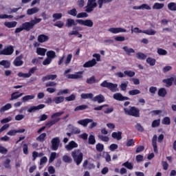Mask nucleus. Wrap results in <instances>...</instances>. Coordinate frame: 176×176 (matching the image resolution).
<instances>
[{
    "instance_id": "1",
    "label": "nucleus",
    "mask_w": 176,
    "mask_h": 176,
    "mask_svg": "<svg viewBox=\"0 0 176 176\" xmlns=\"http://www.w3.org/2000/svg\"><path fill=\"white\" fill-rule=\"evenodd\" d=\"M78 23L80 25H85V27L89 28H91L93 27V25H94V23L91 19H76L75 21V19H67L66 21V27H67V28H71L72 25H74H74H77L78 23Z\"/></svg>"
},
{
    "instance_id": "2",
    "label": "nucleus",
    "mask_w": 176,
    "mask_h": 176,
    "mask_svg": "<svg viewBox=\"0 0 176 176\" xmlns=\"http://www.w3.org/2000/svg\"><path fill=\"white\" fill-rule=\"evenodd\" d=\"M62 115H64V111H59V112L53 113L51 116V119H54V120H51L48 121L45 124L46 127L50 128V127H52V126H54V124H56V123H58V121L61 120V118H60V116H61Z\"/></svg>"
},
{
    "instance_id": "3",
    "label": "nucleus",
    "mask_w": 176,
    "mask_h": 176,
    "mask_svg": "<svg viewBox=\"0 0 176 176\" xmlns=\"http://www.w3.org/2000/svg\"><path fill=\"white\" fill-rule=\"evenodd\" d=\"M72 157L77 166H79L83 160V153L80 149H76L72 152Z\"/></svg>"
},
{
    "instance_id": "4",
    "label": "nucleus",
    "mask_w": 176,
    "mask_h": 176,
    "mask_svg": "<svg viewBox=\"0 0 176 176\" xmlns=\"http://www.w3.org/2000/svg\"><path fill=\"white\" fill-rule=\"evenodd\" d=\"M101 87H107V89H109L112 93H116V91H119V89H118V84H113L112 82H109L107 80H104L100 84Z\"/></svg>"
},
{
    "instance_id": "5",
    "label": "nucleus",
    "mask_w": 176,
    "mask_h": 176,
    "mask_svg": "<svg viewBox=\"0 0 176 176\" xmlns=\"http://www.w3.org/2000/svg\"><path fill=\"white\" fill-rule=\"evenodd\" d=\"M124 111L126 115L129 116H134L135 118H140V109L135 107H131L130 109L127 108L124 109Z\"/></svg>"
},
{
    "instance_id": "6",
    "label": "nucleus",
    "mask_w": 176,
    "mask_h": 176,
    "mask_svg": "<svg viewBox=\"0 0 176 176\" xmlns=\"http://www.w3.org/2000/svg\"><path fill=\"white\" fill-rule=\"evenodd\" d=\"M96 1L97 0H88L87 6L85 7L87 13H91L96 9L97 7V2Z\"/></svg>"
},
{
    "instance_id": "7",
    "label": "nucleus",
    "mask_w": 176,
    "mask_h": 176,
    "mask_svg": "<svg viewBox=\"0 0 176 176\" xmlns=\"http://www.w3.org/2000/svg\"><path fill=\"white\" fill-rule=\"evenodd\" d=\"M14 52V48L12 45H8L3 50L0 52V54L3 56H12Z\"/></svg>"
},
{
    "instance_id": "8",
    "label": "nucleus",
    "mask_w": 176,
    "mask_h": 176,
    "mask_svg": "<svg viewBox=\"0 0 176 176\" xmlns=\"http://www.w3.org/2000/svg\"><path fill=\"white\" fill-rule=\"evenodd\" d=\"M52 151H57L60 146V138L56 137L52 138L51 141Z\"/></svg>"
},
{
    "instance_id": "9",
    "label": "nucleus",
    "mask_w": 176,
    "mask_h": 176,
    "mask_svg": "<svg viewBox=\"0 0 176 176\" xmlns=\"http://www.w3.org/2000/svg\"><path fill=\"white\" fill-rule=\"evenodd\" d=\"M83 72H78L74 74L67 75V79H82L83 78Z\"/></svg>"
},
{
    "instance_id": "10",
    "label": "nucleus",
    "mask_w": 176,
    "mask_h": 176,
    "mask_svg": "<svg viewBox=\"0 0 176 176\" xmlns=\"http://www.w3.org/2000/svg\"><path fill=\"white\" fill-rule=\"evenodd\" d=\"M23 57H24V55L21 54L20 56H17L13 62V64L15 67H21L23 64H24V61H23Z\"/></svg>"
},
{
    "instance_id": "11",
    "label": "nucleus",
    "mask_w": 176,
    "mask_h": 176,
    "mask_svg": "<svg viewBox=\"0 0 176 176\" xmlns=\"http://www.w3.org/2000/svg\"><path fill=\"white\" fill-rule=\"evenodd\" d=\"M113 98L116 100V101H126L130 100V98L126 96H123L120 93H116L113 96Z\"/></svg>"
},
{
    "instance_id": "12",
    "label": "nucleus",
    "mask_w": 176,
    "mask_h": 176,
    "mask_svg": "<svg viewBox=\"0 0 176 176\" xmlns=\"http://www.w3.org/2000/svg\"><path fill=\"white\" fill-rule=\"evenodd\" d=\"M45 105L43 104H38L37 106H32L28 109V112L29 113H32V112H35L36 111H39V109H43Z\"/></svg>"
},
{
    "instance_id": "13",
    "label": "nucleus",
    "mask_w": 176,
    "mask_h": 176,
    "mask_svg": "<svg viewBox=\"0 0 176 176\" xmlns=\"http://www.w3.org/2000/svg\"><path fill=\"white\" fill-rule=\"evenodd\" d=\"M22 27L23 28V30L27 31H31V30L34 29V24L32 23V21L30 22H25L22 23Z\"/></svg>"
},
{
    "instance_id": "14",
    "label": "nucleus",
    "mask_w": 176,
    "mask_h": 176,
    "mask_svg": "<svg viewBox=\"0 0 176 176\" xmlns=\"http://www.w3.org/2000/svg\"><path fill=\"white\" fill-rule=\"evenodd\" d=\"M111 34H119L120 32H127V30L122 28H111L108 30Z\"/></svg>"
},
{
    "instance_id": "15",
    "label": "nucleus",
    "mask_w": 176,
    "mask_h": 176,
    "mask_svg": "<svg viewBox=\"0 0 176 176\" xmlns=\"http://www.w3.org/2000/svg\"><path fill=\"white\" fill-rule=\"evenodd\" d=\"M93 122V119L91 118H85L83 120H80L77 122L78 124H80V126H83V127H87V124L89 123H91Z\"/></svg>"
},
{
    "instance_id": "16",
    "label": "nucleus",
    "mask_w": 176,
    "mask_h": 176,
    "mask_svg": "<svg viewBox=\"0 0 176 176\" xmlns=\"http://www.w3.org/2000/svg\"><path fill=\"white\" fill-rule=\"evenodd\" d=\"M152 145L153 147L154 153L157 154L159 151L157 150V135H154L152 139Z\"/></svg>"
},
{
    "instance_id": "17",
    "label": "nucleus",
    "mask_w": 176,
    "mask_h": 176,
    "mask_svg": "<svg viewBox=\"0 0 176 176\" xmlns=\"http://www.w3.org/2000/svg\"><path fill=\"white\" fill-rule=\"evenodd\" d=\"M75 148H78V143L73 140L70 141L68 144L65 146L67 151H72V149Z\"/></svg>"
},
{
    "instance_id": "18",
    "label": "nucleus",
    "mask_w": 176,
    "mask_h": 176,
    "mask_svg": "<svg viewBox=\"0 0 176 176\" xmlns=\"http://www.w3.org/2000/svg\"><path fill=\"white\" fill-rule=\"evenodd\" d=\"M92 100L94 101V102H98V104H101L105 102V97H104L102 94H99L95 96Z\"/></svg>"
},
{
    "instance_id": "19",
    "label": "nucleus",
    "mask_w": 176,
    "mask_h": 176,
    "mask_svg": "<svg viewBox=\"0 0 176 176\" xmlns=\"http://www.w3.org/2000/svg\"><path fill=\"white\" fill-rule=\"evenodd\" d=\"M96 64H97V61L96 60L95 58H93L91 60H89V61L86 62L83 65V67L84 68H90L91 67H94V65H96Z\"/></svg>"
},
{
    "instance_id": "20",
    "label": "nucleus",
    "mask_w": 176,
    "mask_h": 176,
    "mask_svg": "<svg viewBox=\"0 0 176 176\" xmlns=\"http://www.w3.org/2000/svg\"><path fill=\"white\" fill-rule=\"evenodd\" d=\"M37 41L39 43H44V42L49 41V36L45 34H40L38 36Z\"/></svg>"
},
{
    "instance_id": "21",
    "label": "nucleus",
    "mask_w": 176,
    "mask_h": 176,
    "mask_svg": "<svg viewBox=\"0 0 176 176\" xmlns=\"http://www.w3.org/2000/svg\"><path fill=\"white\" fill-rule=\"evenodd\" d=\"M57 79L56 74H49L42 78L43 82H46V80H54Z\"/></svg>"
},
{
    "instance_id": "22",
    "label": "nucleus",
    "mask_w": 176,
    "mask_h": 176,
    "mask_svg": "<svg viewBox=\"0 0 176 176\" xmlns=\"http://www.w3.org/2000/svg\"><path fill=\"white\" fill-rule=\"evenodd\" d=\"M25 131V129H18V130L12 129V130L9 131L7 133V135L13 136V135H16V134H17V133H24Z\"/></svg>"
},
{
    "instance_id": "23",
    "label": "nucleus",
    "mask_w": 176,
    "mask_h": 176,
    "mask_svg": "<svg viewBox=\"0 0 176 176\" xmlns=\"http://www.w3.org/2000/svg\"><path fill=\"white\" fill-rule=\"evenodd\" d=\"M122 133L121 131L113 132L111 133V137L114 140H117V141H120V140H122Z\"/></svg>"
},
{
    "instance_id": "24",
    "label": "nucleus",
    "mask_w": 176,
    "mask_h": 176,
    "mask_svg": "<svg viewBox=\"0 0 176 176\" xmlns=\"http://www.w3.org/2000/svg\"><path fill=\"white\" fill-rule=\"evenodd\" d=\"M174 80H175L174 77H170L169 78L164 79L162 82L163 83H166L168 87H170V86H173V82H174Z\"/></svg>"
},
{
    "instance_id": "25",
    "label": "nucleus",
    "mask_w": 176,
    "mask_h": 176,
    "mask_svg": "<svg viewBox=\"0 0 176 176\" xmlns=\"http://www.w3.org/2000/svg\"><path fill=\"white\" fill-rule=\"evenodd\" d=\"M24 93H21L19 94V91L13 92L11 94V98H10V101H13V100H17V98H20L21 96H23Z\"/></svg>"
},
{
    "instance_id": "26",
    "label": "nucleus",
    "mask_w": 176,
    "mask_h": 176,
    "mask_svg": "<svg viewBox=\"0 0 176 176\" xmlns=\"http://www.w3.org/2000/svg\"><path fill=\"white\" fill-rule=\"evenodd\" d=\"M46 52H47L46 48L37 47L36 53L38 54V56H45Z\"/></svg>"
},
{
    "instance_id": "27",
    "label": "nucleus",
    "mask_w": 176,
    "mask_h": 176,
    "mask_svg": "<svg viewBox=\"0 0 176 176\" xmlns=\"http://www.w3.org/2000/svg\"><path fill=\"white\" fill-rule=\"evenodd\" d=\"M38 12H39V8L34 7L28 9L27 14H28V16H32V14H35V13H38Z\"/></svg>"
},
{
    "instance_id": "28",
    "label": "nucleus",
    "mask_w": 176,
    "mask_h": 176,
    "mask_svg": "<svg viewBox=\"0 0 176 176\" xmlns=\"http://www.w3.org/2000/svg\"><path fill=\"white\" fill-rule=\"evenodd\" d=\"M80 97L82 100H87V99H90V100H93V98L94 97V95L92 93H89V94H82L80 95Z\"/></svg>"
},
{
    "instance_id": "29",
    "label": "nucleus",
    "mask_w": 176,
    "mask_h": 176,
    "mask_svg": "<svg viewBox=\"0 0 176 176\" xmlns=\"http://www.w3.org/2000/svg\"><path fill=\"white\" fill-rule=\"evenodd\" d=\"M123 50L126 53L127 56H131V54L135 53V50L133 48H129L127 46L122 47Z\"/></svg>"
},
{
    "instance_id": "30",
    "label": "nucleus",
    "mask_w": 176,
    "mask_h": 176,
    "mask_svg": "<svg viewBox=\"0 0 176 176\" xmlns=\"http://www.w3.org/2000/svg\"><path fill=\"white\" fill-rule=\"evenodd\" d=\"M47 135L46 133H43L39 136H38L36 140V141H38V142H45Z\"/></svg>"
},
{
    "instance_id": "31",
    "label": "nucleus",
    "mask_w": 176,
    "mask_h": 176,
    "mask_svg": "<svg viewBox=\"0 0 176 176\" xmlns=\"http://www.w3.org/2000/svg\"><path fill=\"white\" fill-rule=\"evenodd\" d=\"M4 25L7 27V28H14V27L17 25V22L16 21L5 22Z\"/></svg>"
},
{
    "instance_id": "32",
    "label": "nucleus",
    "mask_w": 176,
    "mask_h": 176,
    "mask_svg": "<svg viewBox=\"0 0 176 176\" xmlns=\"http://www.w3.org/2000/svg\"><path fill=\"white\" fill-rule=\"evenodd\" d=\"M52 101L55 102V104H61V102H64V96H58L53 98Z\"/></svg>"
},
{
    "instance_id": "33",
    "label": "nucleus",
    "mask_w": 176,
    "mask_h": 176,
    "mask_svg": "<svg viewBox=\"0 0 176 176\" xmlns=\"http://www.w3.org/2000/svg\"><path fill=\"white\" fill-rule=\"evenodd\" d=\"M146 63L150 65V67H153L154 65H156V59L148 57L146 58Z\"/></svg>"
},
{
    "instance_id": "34",
    "label": "nucleus",
    "mask_w": 176,
    "mask_h": 176,
    "mask_svg": "<svg viewBox=\"0 0 176 176\" xmlns=\"http://www.w3.org/2000/svg\"><path fill=\"white\" fill-rule=\"evenodd\" d=\"M46 54H47V57L51 59V60H52L53 58H56V52L53 50L48 51Z\"/></svg>"
},
{
    "instance_id": "35",
    "label": "nucleus",
    "mask_w": 176,
    "mask_h": 176,
    "mask_svg": "<svg viewBox=\"0 0 176 176\" xmlns=\"http://www.w3.org/2000/svg\"><path fill=\"white\" fill-rule=\"evenodd\" d=\"M157 94L159 97H164L165 96H167V90H166V88H160L158 90Z\"/></svg>"
},
{
    "instance_id": "36",
    "label": "nucleus",
    "mask_w": 176,
    "mask_h": 176,
    "mask_svg": "<svg viewBox=\"0 0 176 176\" xmlns=\"http://www.w3.org/2000/svg\"><path fill=\"white\" fill-rule=\"evenodd\" d=\"M35 98V95H26L22 98L23 102H27L30 100H34Z\"/></svg>"
},
{
    "instance_id": "37",
    "label": "nucleus",
    "mask_w": 176,
    "mask_h": 176,
    "mask_svg": "<svg viewBox=\"0 0 176 176\" xmlns=\"http://www.w3.org/2000/svg\"><path fill=\"white\" fill-rule=\"evenodd\" d=\"M164 8V3H155L153 6V9H155L157 10H160V9H163Z\"/></svg>"
},
{
    "instance_id": "38",
    "label": "nucleus",
    "mask_w": 176,
    "mask_h": 176,
    "mask_svg": "<svg viewBox=\"0 0 176 176\" xmlns=\"http://www.w3.org/2000/svg\"><path fill=\"white\" fill-rule=\"evenodd\" d=\"M0 65L4 67V68H10V62L9 60H3L0 61Z\"/></svg>"
},
{
    "instance_id": "39",
    "label": "nucleus",
    "mask_w": 176,
    "mask_h": 176,
    "mask_svg": "<svg viewBox=\"0 0 176 176\" xmlns=\"http://www.w3.org/2000/svg\"><path fill=\"white\" fill-rule=\"evenodd\" d=\"M88 108H89V106L86 104H82V105L77 106L74 109V111L77 112V111H85V109H87Z\"/></svg>"
},
{
    "instance_id": "40",
    "label": "nucleus",
    "mask_w": 176,
    "mask_h": 176,
    "mask_svg": "<svg viewBox=\"0 0 176 176\" xmlns=\"http://www.w3.org/2000/svg\"><path fill=\"white\" fill-rule=\"evenodd\" d=\"M113 0H98V4L99 6V9H101L102 8V5L104 3H109L112 2Z\"/></svg>"
},
{
    "instance_id": "41",
    "label": "nucleus",
    "mask_w": 176,
    "mask_h": 176,
    "mask_svg": "<svg viewBox=\"0 0 176 176\" xmlns=\"http://www.w3.org/2000/svg\"><path fill=\"white\" fill-rule=\"evenodd\" d=\"M168 9L172 12H176V3L174 2L168 3Z\"/></svg>"
},
{
    "instance_id": "42",
    "label": "nucleus",
    "mask_w": 176,
    "mask_h": 176,
    "mask_svg": "<svg viewBox=\"0 0 176 176\" xmlns=\"http://www.w3.org/2000/svg\"><path fill=\"white\" fill-rule=\"evenodd\" d=\"M12 108V104L7 103L6 105L3 106L0 109V112H5V111H8V109H10Z\"/></svg>"
},
{
    "instance_id": "43",
    "label": "nucleus",
    "mask_w": 176,
    "mask_h": 176,
    "mask_svg": "<svg viewBox=\"0 0 176 176\" xmlns=\"http://www.w3.org/2000/svg\"><path fill=\"white\" fill-rule=\"evenodd\" d=\"M88 144H89V145H94L96 144V137L94 135L89 136Z\"/></svg>"
},
{
    "instance_id": "44",
    "label": "nucleus",
    "mask_w": 176,
    "mask_h": 176,
    "mask_svg": "<svg viewBox=\"0 0 176 176\" xmlns=\"http://www.w3.org/2000/svg\"><path fill=\"white\" fill-rule=\"evenodd\" d=\"M67 14H69L70 16H73L74 17L78 16V11L76 10V8H74L72 10H69L67 11Z\"/></svg>"
},
{
    "instance_id": "45",
    "label": "nucleus",
    "mask_w": 176,
    "mask_h": 176,
    "mask_svg": "<svg viewBox=\"0 0 176 176\" xmlns=\"http://www.w3.org/2000/svg\"><path fill=\"white\" fill-rule=\"evenodd\" d=\"M162 123V124L168 126V125L171 124V119H170L169 117H165L163 118Z\"/></svg>"
},
{
    "instance_id": "46",
    "label": "nucleus",
    "mask_w": 176,
    "mask_h": 176,
    "mask_svg": "<svg viewBox=\"0 0 176 176\" xmlns=\"http://www.w3.org/2000/svg\"><path fill=\"white\" fill-rule=\"evenodd\" d=\"M97 82L98 81L96 80V77L94 76L90 77L89 78H87L86 81L88 85H93V83H97Z\"/></svg>"
},
{
    "instance_id": "47",
    "label": "nucleus",
    "mask_w": 176,
    "mask_h": 176,
    "mask_svg": "<svg viewBox=\"0 0 176 176\" xmlns=\"http://www.w3.org/2000/svg\"><path fill=\"white\" fill-rule=\"evenodd\" d=\"M52 17H53V21H57V20H60V19H61V17H63V14L61 13H55L54 14H52Z\"/></svg>"
},
{
    "instance_id": "48",
    "label": "nucleus",
    "mask_w": 176,
    "mask_h": 176,
    "mask_svg": "<svg viewBox=\"0 0 176 176\" xmlns=\"http://www.w3.org/2000/svg\"><path fill=\"white\" fill-rule=\"evenodd\" d=\"M57 157V153L56 152L51 153L50 158H49V163H53Z\"/></svg>"
},
{
    "instance_id": "49",
    "label": "nucleus",
    "mask_w": 176,
    "mask_h": 176,
    "mask_svg": "<svg viewBox=\"0 0 176 176\" xmlns=\"http://www.w3.org/2000/svg\"><path fill=\"white\" fill-rule=\"evenodd\" d=\"M136 57L138 60H145L146 58V56L142 52H138L136 54Z\"/></svg>"
},
{
    "instance_id": "50",
    "label": "nucleus",
    "mask_w": 176,
    "mask_h": 176,
    "mask_svg": "<svg viewBox=\"0 0 176 176\" xmlns=\"http://www.w3.org/2000/svg\"><path fill=\"white\" fill-rule=\"evenodd\" d=\"M122 166L124 167H126V168H128V170H133V164L129 162V161H126L124 163H123Z\"/></svg>"
},
{
    "instance_id": "51",
    "label": "nucleus",
    "mask_w": 176,
    "mask_h": 176,
    "mask_svg": "<svg viewBox=\"0 0 176 176\" xmlns=\"http://www.w3.org/2000/svg\"><path fill=\"white\" fill-rule=\"evenodd\" d=\"M124 74L126 75V76H129V78H133V76H135V72L131 70H129V71L126 70L124 72Z\"/></svg>"
},
{
    "instance_id": "52",
    "label": "nucleus",
    "mask_w": 176,
    "mask_h": 176,
    "mask_svg": "<svg viewBox=\"0 0 176 176\" xmlns=\"http://www.w3.org/2000/svg\"><path fill=\"white\" fill-rule=\"evenodd\" d=\"M129 96H137V94H141L140 89H133L129 91Z\"/></svg>"
},
{
    "instance_id": "53",
    "label": "nucleus",
    "mask_w": 176,
    "mask_h": 176,
    "mask_svg": "<svg viewBox=\"0 0 176 176\" xmlns=\"http://www.w3.org/2000/svg\"><path fill=\"white\" fill-rule=\"evenodd\" d=\"M157 53H158V54L160 56H166L167 55V51L163 48H158Z\"/></svg>"
},
{
    "instance_id": "54",
    "label": "nucleus",
    "mask_w": 176,
    "mask_h": 176,
    "mask_svg": "<svg viewBox=\"0 0 176 176\" xmlns=\"http://www.w3.org/2000/svg\"><path fill=\"white\" fill-rule=\"evenodd\" d=\"M77 19H85L86 17H89V14L87 12H80L76 16Z\"/></svg>"
},
{
    "instance_id": "55",
    "label": "nucleus",
    "mask_w": 176,
    "mask_h": 176,
    "mask_svg": "<svg viewBox=\"0 0 176 176\" xmlns=\"http://www.w3.org/2000/svg\"><path fill=\"white\" fill-rule=\"evenodd\" d=\"M160 126V118L157 120H155L153 121L151 126L155 128V127H159Z\"/></svg>"
},
{
    "instance_id": "56",
    "label": "nucleus",
    "mask_w": 176,
    "mask_h": 176,
    "mask_svg": "<svg viewBox=\"0 0 176 176\" xmlns=\"http://www.w3.org/2000/svg\"><path fill=\"white\" fill-rule=\"evenodd\" d=\"M72 35H78V38H82V36H83V35H82V34L79 33V32L78 31H75V30H72V32H70L69 33V36H71Z\"/></svg>"
},
{
    "instance_id": "57",
    "label": "nucleus",
    "mask_w": 176,
    "mask_h": 176,
    "mask_svg": "<svg viewBox=\"0 0 176 176\" xmlns=\"http://www.w3.org/2000/svg\"><path fill=\"white\" fill-rule=\"evenodd\" d=\"M3 166L6 168L10 170V168H12V166H10V159H6L3 163Z\"/></svg>"
},
{
    "instance_id": "58",
    "label": "nucleus",
    "mask_w": 176,
    "mask_h": 176,
    "mask_svg": "<svg viewBox=\"0 0 176 176\" xmlns=\"http://www.w3.org/2000/svg\"><path fill=\"white\" fill-rule=\"evenodd\" d=\"M98 138L99 140H101V141H103V142H108L109 141V137L108 136H104L102 135H98Z\"/></svg>"
},
{
    "instance_id": "59",
    "label": "nucleus",
    "mask_w": 176,
    "mask_h": 176,
    "mask_svg": "<svg viewBox=\"0 0 176 176\" xmlns=\"http://www.w3.org/2000/svg\"><path fill=\"white\" fill-rule=\"evenodd\" d=\"M143 34H146V35H155L156 34V31L153 30H143Z\"/></svg>"
},
{
    "instance_id": "60",
    "label": "nucleus",
    "mask_w": 176,
    "mask_h": 176,
    "mask_svg": "<svg viewBox=\"0 0 176 176\" xmlns=\"http://www.w3.org/2000/svg\"><path fill=\"white\" fill-rule=\"evenodd\" d=\"M96 148L98 152H102L104 151V144L98 143L96 144Z\"/></svg>"
},
{
    "instance_id": "61",
    "label": "nucleus",
    "mask_w": 176,
    "mask_h": 176,
    "mask_svg": "<svg viewBox=\"0 0 176 176\" xmlns=\"http://www.w3.org/2000/svg\"><path fill=\"white\" fill-rule=\"evenodd\" d=\"M63 160L65 162V163H72V158L68 155H64L63 157Z\"/></svg>"
},
{
    "instance_id": "62",
    "label": "nucleus",
    "mask_w": 176,
    "mask_h": 176,
    "mask_svg": "<svg viewBox=\"0 0 176 176\" xmlns=\"http://www.w3.org/2000/svg\"><path fill=\"white\" fill-rule=\"evenodd\" d=\"M71 60H72V54H69L65 60V64L68 65V64H70Z\"/></svg>"
},
{
    "instance_id": "63",
    "label": "nucleus",
    "mask_w": 176,
    "mask_h": 176,
    "mask_svg": "<svg viewBox=\"0 0 176 176\" xmlns=\"http://www.w3.org/2000/svg\"><path fill=\"white\" fill-rule=\"evenodd\" d=\"M54 27H58V28H63V27H64V22L61 21H56L54 24Z\"/></svg>"
},
{
    "instance_id": "64",
    "label": "nucleus",
    "mask_w": 176,
    "mask_h": 176,
    "mask_svg": "<svg viewBox=\"0 0 176 176\" xmlns=\"http://www.w3.org/2000/svg\"><path fill=\"white\" fill-rule=\"evenodd\" d=\"M0 153L1 155H6L8 153V148L3 147L2 144H0Z\"/></svg>"
}]
</instances>
